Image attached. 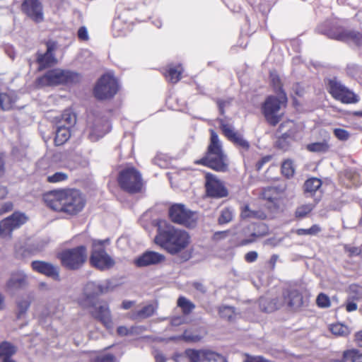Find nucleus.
I'll return each instance as SVG.
<instances>
[{
    "label": "nucleus",
    "instance_id": "1",
    "mask_svg": "<svg viewBox=\"0 0 362 362\" xmlns=\"http://www.w3.org/2000/svg\"><path fill=\"white\" fill-rule=\"evenodd\" d=\"M45 202L52 209L71 216L80 213L86 202L82 193L73 189L51 192L45 197Z\"/></svg>",
    "mask_w": 362,
    "mask_h": 362
},
{
    "label": "nucleus",
    "instance_id": "2",
    "mask_svg": "<svg viewBox=\"0 0 362 362\" xmlns=\"http://www.w3.org/2000/svg\"><path fill=\"white\" fill-rule=\"evenodd\" d=\"M190 242L191 238L187 231L170 225L164 228H159L155 237V243L173 255L185 250Z\"/></svg>",
    "mask_w": 362,
    "mask_h": 362
},
{
    "label": "nucleus",
    "instance_id": "3",
    "mask_svg": "<svg viewBox=\"0 0 362 362\" xmlns=\"http://www.w3.org/2000/svg\"><path fill=\"white\" fill-rule=\"evenodd\" d=\"M210 132V144L206 156L196 163H202L216 171L226 172L228 170V162L227 157L223 151L221 142L213 129H211Z\"/></svg>",
    "mask_w": 362,
    "mask_h": 362
},
{
    "label": "nucleus",
    "instance_id": "4",
    "mask_svg": "<svg viewBox=\"0 0 362 362\" xmlns=\"http://www.w3.org/2000/svg\"><path fill=\"white\" fill-rule=\"evenodd\" d=\"M81 80V76L74 71L62 69H53L36 79V86H55L59 85L75 84Z\"/></svg>",
    "mask_w": 362,
    "mask_h": 362
},
{
    "label": "nucleus",
    "instance_id": "5",
    "mask_svg": "<svg viewBox=\"0 0 362 362\" xmlns=\"http://www.w3.org/2000/svg\"><path fill=\"white\" fill-rule=\"evenodd\" d=\"M119 187L129 194L140 192L144 187V181L141 173L134 167L122 170L118 175Z\"/></svg>",
    "mask_w": 362,
    "mask_h": 362
},
{
    "label": "nucleus",
    "instance_id": "6",
    "mask_svg": "<svg viewBox=\"0 0 362 362\" xmlns=\"http://www.w3.org/2000/svg\"><path fill=\"white\" fill-rule=\"evenodd\" d=\"M62 266L70 270L81 268L87 259V250L81 245L72 249L66 250L59 254Z\"/></svg>",
    "mask_w": 362,
    "mask_h": 362
},
{
    "label": "nucleus",
    "instance_id": "7",
    "mask_svg": "<svg viewBox=\"0 0 362 362\" xmlns=\"http://www.w3.org/2000/svg\"><path fill=\"white\" fill-rule=\"evenodd\" d=\"M287 97L285 93H281L279 98L269 96L262 105V112L266 120L273 126L279 122L281 117V106L286 103Z\"/></svg>",
    "mask_w": 362,
    "mask_h": 362
},
{
    "label": "nucleus",
    "instance_id": "8",
    "mask_svg": "<svg viewBox=\"0 0 362 362\" xmlns=\"http://www.w3.org/2000/svg\"><path fill=\"white\" fill-rule=\"evenodd\" d=\"M169 216L173 223L189 228H194L198 220L196 212L181 204H175L169 209Z\"/></svg>",
    "mask_w": 362,
    "mask_h": 362
},
{
    "label": "nucleus",
    "instance_id": "9",
    "mask_svg": "<svg viewBox=\"0 0 362 362\" xmlns=\"http://www.w3.org/2000/svg\"><path fill=\"white\" fill-rule=\"evenodd\" d=\"M90 264L100 270H106L115 265L114 259L105 252L101 241L94 240L90 258Z\"/></svg>",
    "mask_w": 362,
    "mask_h": 362
},
{
    "label": "nucleus",
    "instance_id": "10",
    "mask_svg": "<svg viewBox=\"0 0 362 362\" xmlns=\"http://www.w3.org/2000/svg\"><path fill=\"white\" fill-rule=\"evenodd\" d=\"M117 91L116 79L109 74H105L98 80L94 88V95L98 99L104 100L113 97Z\"/></svg>",
    "mask_w": 362,
    "mask_h": 362
},
{
    "label": "nucleus",
    "instance_id": "11",
    "mask_svg": "<svg viewBox=\"0 0 362 362\" xmlns=\"http://www.w3.org/2000/svg\"><path fill=\"white\" fill-rule=\"evenodd\" d=\"M328 90L333 98L343 103H354L358 100L357 96L353 92L343 86L336 78L329 80Z\"/></svg>",
    "mask_w": 362,
    "mask_h": 362
},
{
    "label": "nucleus",
    "instance_id": "12",
    "mask_svg": "<svg viewBox=\"0 0 362 362\" xmlns=\"http://www.w3.org/2000/svg\"><path fill=\"white\" fill-rule=\"evenodd\" d=\"M185 354L188 362H228L223 356L208 349H189Z\"/></svg>",
    "mask_w": 362,
    "mask_h": 362
},
{
    "label": "nucleus",
    "instance_id": "13",
    "mask_svg": "<svg viewBox=\"0 0 362 362\" xmlns=\"http://www.w3.org/2000/svg\"><path fill=\"white\" fill-rule=\"evenodd\" d=\"M27 221L25 214L16 212L0 221V236L2 238H11L13 230L20 228Z\"/></svg>",
    "mask_w": 362,
    "mask_h": 362
},
{
    "label": "nucleus",
    "instance_id": "14",
    "mask_svg": "<svg viewBox=\"0 0 362 362\" xmlns=\"http://www.w3.org/2000/svg\"><path fill=\"white\" fill-rule=\"evenodd\" d=\"M92 308L90 313L92 316L99 320L107 329L113 327V322L109 306L105 303L95 302L88 305Z\"/></svg>",
    "mask_w": 362,
    "mask_h": 362
},
{
    "label": "nucleus",
    "instance_id": "15",
    "mask_svg": "<svg viewBox=\"0 0 362 362\" xmlns=\"http://www.w3.org/2000/svg\"><path fill=\"white\" fill-rule=\"evenodd\" d=\"M206 190L209 197L214 198H223L228 196V192L223 182L216 176L207 173L206 175Z\"/></svg>",
    "mask_w": 362,
    "mask_h": 362
},
{
    "label": "nucleus",
    "instance_id": "16",
    "mask_svg": "<svg viewBox=\"0 0 362 362\" xmlns=\"http://www.w3.org/2000/svg\"><path fill=\"white\" fill-rule=\"evenodd\" d=\"M22 11L36 23L44 20L42 5L39 0H24L22 4Z\"/></svg>",
    "mask_w": 362,
    "mask_h": 362
},
{
    "label": "nucleus",
    "instance_id": "17",
    "mask_svg": "<svg viewBox=\"0 0 362 362\" xmlns=\"http://www.w3.org/2000/svg\"><path fill=\"white\" fill-rule=\"evenodd\" d=\"M165 257L163 255L154 252L146 251L134 260V264L138 267H145L151 265L158 264L164 262Z\"/></svg>",
    "mask_w": 362,
    "mask_h": 362
},
{
    "label": "nucleus",
    "instance_id": "18",
    "mask_svg": "<svg viewBox=\"0 0 362 362\" xmlns=\"http://www.w3.org/2000/svg\"><path fill=\"white\" fill-rule=\"evenodd\" d=\"M28 285V277L23 272H16L11 274L7 280L5 289L7 292L13 293L16 291L23 289Z\"/></svg>",
    "mask_w": 362,
    "mask_h": 362
},
{
    "label": "nucleus",
    "instance_id": "19",
    "mask_svg": "<svg viewBox=\"0 0 362 362\" xmlns=\"http://www.w3.org/2000/svg\"><path fill=\"white\" fill-rule=\"evenodd\" d=\"M284 298V306L291 310H298L303 305V297L297 290H286L281 295Z\"/></svg>",
    "mask_w": 362,
    "mask_h": 362
},
{
    "label": "nucleus",
    "instance_id": "20",
    "mask_svg": "<svg viewBox=\"0 0 362 362\" xmlns=\"http://www.w3.org/2000/svg\"><path fill=\"white\" fill-rule=\"evenodd\" d=\"M329 37L337 40L353 43L356 45H362V33L350 30H340L332 33Z\"/></svg>",
    "mask_w": 362,
    "mask_h": 362
},
{
    "label": "nucleus",
    "instance_id": "21",
    "mask_svg": "<svg viewBox=\"0 0 362 362\" xmlns=\"http://www.w3.org/2000/svg\"><path fill=\"white\" fill-rule=\"evenodd\" d=\"M107 288L101 284L94 281L88 282L83 288V296L85 297V305H88L96 302L95 298L105 292Z\"/></svg>",
    "mask_w": 362,
    "mask_h": 362
},
{
    "label": "nucleus",
    "instance_id": "22",
    "mask_svg": "<svg viewBox=\"0 0 362 362\" xmlns=\"http://www.w3.org/2000/svg\"><path fill=\"white\" fill-rule=\"evenodd\" d=\"M284 298L278 296H264L259 298L260 309L266 313H272L284 306Z\"/></svg>",
    "mask_w": 362,
    "mask_h": 362
},
{
    "label": "nucleus",
    "instance_id": "23",
    "mask_svg": "<svg viewBox=\"0 0 362 362\" xmlns=\"http://www.w3.org/2000/svg\"><path fill=\"white\" fill-rule=\"evenodd\" d=\"M110 126L107 120L96 119L90 127L88 137L90 141H96L110 131Z\"/></svg>",
    "mask_w": 362,
    "mask_h": 362
},
{
    "label": "nucleus",
    "instance_id": "24",
    "mask_svg": "<svg viewBox=\"0 0 362 362\" xmlns=\"http://www.w3.org/2000/svg\"><path fill=\"white\" fill-rule=\"evenodd\" d=\"M32 268L33 270L54 280L59 279V268L50 263L42 261H34L32 262Z\"/></svg>",
    "mask_w": 362,
    "mask_h": 362
},
{
    "label": "nucleus",
    "instance_id": "25",
    "mask_svg": "<svg viewBox=\"0 0 362 362\" xmlns=\"http://www.w3.org/2000/svg\"><path fill=\"white\" fill-rule=\"evenodd\" d=\"M55 45L52 42L47 43V51L44 54H38L37 62L40 64L39 69L42 70L57 64V59L54 56Z\"/></svg>",
    "mask_w": 362,
    "mask_h": 362
},
{
    "label": "nucleus",
    "instance_id": "26",
    "mask_svg": "<svg viewBox=\"0 0 362 362\" xmlns=\"http://www.w3.org/2000/svg\"><path fill=\"white\" fill-rule=\"evenodd\" d=\"M282 192L283 190H279L277 187H268L264 189L262 194V198L268 201L269 208H279V200Z\"/></svg>",
    "mask_w": 362,
    "mask_h": 362
},
{
    "label": "nucleus",
    "instance_id": "27",
    "mask_svg": "<svg viewBox=\"0 0 362 362\" xmlns=\"http://www.w3.org/2000/svg\"><path fill=\"white\" fill-rule=\"evenodd\" d=\"M17 96L14 93H0V107L3 111L12 110L17 101Z\"/></svg>",
    "mask_w": 362,
    "mask_h": 362
},
{
    "label": "nucleus",
    "instance_id": "28",
    "mask_svg": "<svg viewBox=\"0 0 362 362\" xmlns=\"http://www.w3.org/2000/svg\"><path fill=\"white\" fill-rule=\"evenodd\" d=\"M70 128L63 124H59L54 138V144L56 146H61L66 142L71 136Z\"/></svg>",
    "mask_w": 362,
    "mask_h": 362
},
{
    "label": "nucleus",
    "instance_id": "29",
    "mask_svg": "<svg viewBox=\"0 0 362 362\" xmlns=\"http://www.w3.org/2000/svg\"><path fill=\"white\" fill-rule=\"evenodd\" d=\"M16 347L8 341L0 344V359L1 362L11 360V356L16 354Z\"/></svg>",
    "mask_w": 362,
    "mask_h": 362
},
{
    "label": "nucleus",
    "instance_id": "30",
    "mask_svg": "<svg viewBox=\"0 0 362 362\" xmlns=\"http://www.w3.org/2000/svg\"><path fill=\"white\" fill-rule=\"evenodd\" d=\"M156 309V308L153 305H147L141 309L134 311L132 313V317L139 320L148 318L154 314Z\"/></svg>",
    "mask_w": 362,
    "mask_h": 362
},
{
    "label": "nucleus",
    "instance_id": "31",
    "mask_svg": "<svg viewBox=\"0 0 362 362\" xmlns=\"http://www.w3.org/2000/svg\"><path fill=\"white\" fill-rule=\"evenodd\" d=\"M183 69L180 66H169L167 73L165 74L166 79L172 83H176L181 78Z\"/></svg>",
    "mask_w": 362,
    "mask_h": 362
},
{
    "label": "nucleus",
    "instance_id": "32",
    "mask_svg": "<svg viewBox=\"0 0 362 362\" xmlns=\"http://www.w3.org/2000/svg\"><path fill=\"white\" fill-rule=\"evenodd\" d=\"M306 149L313 153H326L329 149L328 140L325 139L322 141L308 144Z\"/></svg>",
    "mask_w": 362,
    "mask_h": 362
},
{
    "label": "nucleus",
    "instance_id": "33",
    "mask_svg": "<svg viewBox=\"0 0 362 362\" xmlns=\"http://www.w3.org/2000/svg\"><path fill=\"white\" fill-rule=\"evenodd\" d=\"M177 305L182 309L184 315H189L195 308V305L184 296L179 297Z\"/></svg>",
    "mask_w": 362,
    "mask_h": 362
},
{
    "label": "nucleus",
    "instance_id": "34",
    "mask_svg": "<svg viewBox=\"0 0 362 362\" xmlns=\"http://www.w3.org/2000/svg\"><path fill=\"white\" fill-rule=\"evenodd\" d=\"M322 181L316 177L308 179L304 184V189L306 193L313 194L320 189Z\"/></svg>",
    "mask_w": 362,
    "mask_h": 362
},
{
    "label": "nucleus",
    "instance_id": "35",
    "mask_svg": "<svg viewBox=\"0 0 362 362\" xmlns=\"http://www.w3.org/2000/svg\"><path fill=\"white\" fill-rule=\"evenodd\" d=\"M218 314L221 317L228 321H233L235 318V308L232 306L222 305L218 308Z\"/></svg>",
    "mask_w": 362,
    "mask_h": 362
},
{
    "label": "nucleus",
    "instance_id": "36",
    "mask_svg": "<svg viewBox=\"0 0 362 362\" xmlns=\"http://www.w3.org/2000/svg\"><path fill=\"white\" fill-rule=\"evenodd\" d=\"M76 115L69 110H66L62 115L59 124H63L65 127H69L70 128L76 124Z\"/></svg>",
    "mask_w": 362,
    "mask_h": 362
},
{
    "label": "nucleus",
    "instance_id": "37",
    "mask_svg": "<svg viewBox=\"0 0 362 362\" xmlns=\"http://www.w3.org/2000/svg\"><path fill=\"white\" fill-rule=\"evenodd\" d=\"M330 331L333 334L339 337H346L350 334L349 328L341 323L332 325Z\"/></svg>",
    "mask_w": 362,
    "mask_h": 362
},
{
    "label": "nucleus",
    "instance_id": "38",
    "mask_svg": "<svg viewBox=\"0 0 362 362\" xmlns=\"http://www.w3.org/2000/svg\"><path fill=\"white\" fill-rule=\"evenodd\" d=\"M32 298L30 296H27L26 298L21 299L18 302V317L20 318L23 315H24L27 310H28L30 303H31Z\"/></svg>",
    "mask_w": 362,
    "mask_h": 362
},
{
    "label": "nucleus",
    "instance_id": "39",
    "mask_svg": "<svg viewBox=\"0 0 362 362\" xmlns=\"http://www.w3.org/2000/svg\"><path fill=\"white\" fill-rule=\"evenodd\" d=\"M315 205L313 204H306L299 206L295 212L296 217L302 218L305 217L310 212L313 211Z\"/></svg>",
    "mask_w": 362,
    "mask_h": 362
},
{
    "label": "nucleus",
    "instance_id": "40",
    "mask_svg": "<svg viewBox=\"0 0 362 362\" xmlns=\"http://www.w3.org/2000/svg\"><path fill=\"white\" fill-rule=\"evenodd\" d=\"M295 169L293 161L291 160H285L281 165V173L287 178L293 177Z\"/></svg>",
    "mask_w": 362,
    "mask_h": 362
},
{
    "label": "nucleus",
    "instance_id": "41",
    "mask_svg": "<svg viewBox=\"0 0 362 362\" xmlns=\"http://www.w3.org/2000/svg\"><path fill=\"white\" fill-rule=\"evenodd\" d=\"M344 358L351 362H362V353L354 349L349 350L344 352Z\"/></svg>",
    "mask_w": 362,
    "mask_h": 362
},
{
    "label": "nucleus",
    "instance_id": "42",
    "mask_svg": "<svg viewBox=\"0 0 362 362\" xmlns=\"http://www.w3.org/2000/svg\"><path fill=\"white\" fill-rule=\"evenodd\" d=\"M321 231V228L319 225L315 224L312 226L310 228L304 229L299 228L297 229L296 233L298 235H315Z\"/></svg>",
    "mask_w": 362,
    "mask_h": 362
},
{
    "label": "nucleus",
    "instance_id": "43",
    "mask_svg": "<svg viewBox=\"0 0 362 362\" xmlns=\"http://www.w3.org/2000/svg\"><path fill=\"white\" fill-rule=\"evenodd\" d=\"M294 127V123L292 121H287L280 124L279 129L282 133L284 138L291 136L293 132L291 131V128Z\"/></svg>",
    "mask_w": 362,
    "mask_h": 362
},
{
    "label": "nucleus",
    "instance_id": "44",
    "mask_svg": "<svg viewBox=\"0 0 362 362\" xmlns=\"http://www.w3.org/2000/svg\"><path fill=\"white\" fill-rule=\"evenodd\" d=\"M230 141L233 142L238 147L245 151H247L250 148L249 142L243 138L242 134L239 133H238L236 136L233 137Z\"/></svg>",
    "mask_w": 362,
    "mask_h": 362
},
{
    "label": "nucleus",
    "instance_id": "45",
    "mask_svg": "<svg viewBox=\"0 0 362 362\" xmlns=\"http://www.w3.org/2000/svg\"><path fill=\"white\" fill-rule=\"evenodd\" d=\"M316 304L320 308H327L331 305L329 297L325 293H320L316 298Z\"/></svg>",
    "mask_w": 362,
    "mask_h": 362
},
{
    "label": "nucleus",
    "instance_id": "46",
    "mask_svg": "<svg viewBox=\"0 0 362 362\" xmlns=\"http://www.w3.org/2000/svg\"><path fill=\"white\" fill-rule=\"evenodd\" d=\"M233 219V211L229 208L223 209L218 217V222L219 224L228 223Z\"/></svg>",
    "mask_w": 362,
    "mask_h": 362
},
{
    "label": "nucleus",
    "instance_id": "47",
    "mask_svg": "<svg viewBox=\"0 0 362 362\" xmlns=\"http://www.w3.org/2000/svg\"><path fill=\"white\" fill-rule=\"evenodd\" d=\"M270 78L276 93H279V95H281V93H284L281 89V83L279 76L274 72L270 73Z\"/></svg>",
    "mask_w": 362,
    "mask_h": 362
},
{
    "label": "nucleus",
    "instance_id": "48",
    "mask_svg": "<svg viewBox=\"0 0 362 362\" xmlns=\"http://www.w3.org/2000/svg\"><path fill=\"white\" fill-rule=\"evenodd\" d=\"M221 129L224 134V135L228 139V140L231 141L233 137L236 136L238 133L235 131L233 127L228 124H223L221 125Z\"/></svg>",
    "mask_w": 362,
    "mask_h": 362
},
{
    "label": "nucleus",
    "instance_id": "49",
    "mask_svg": "<svg viewBox=\"0 0 362 362\" xmlns=\"http://www.w3.org/2000/svg\"><path fill=\"white\" fill-rule=\"evenodd\" d=\"M68 175L67 174L62 172H57L53 174L52 175L47 177V181L52 183H56L64 181L67 180Z\"/></svg>",
    "mask_w": 362,
    "mask_h": 362
},
{
    "label": "nucleus",
    "instance_id": "50",
    "mask_svg": "<svg viewBox=\"0 0 362 362\" xmlns=\"http://www.w3.org/2000/svg\"><path fill=\"white\" fill-rule=\"evenodd\" d=\"M334 136L341 141H346L349 138V133L341 128H337L334 129Z\"/></svg>",
    "mask_w": 362,
    "mask_h": 362
},
{
    "label": "nucleus",
    "instance_id": "51",
    "mask_svg": "<svg viewBox=\"0 0 362 362\" xmlns=\"http://www.w3.org/2000/svg\"><path fill=\"white\" fill-rule=\"evenodd\" d=\"M241 217L243 218H250L257 217V212L250 209L247 205L244 206L241 211Z\"/></svg>",
    "mask_w": 362,
    "mask_h": 362
},
{
    "label": "nucleus",
    "instance_id": "52",
    "mask_svg": "<svg viewBox=\"0 0 362 362\" xmlns=\"http://www.w3.org/2000/svg\"><path fill=\"white\" fill-rule=\"evenodd\" d=\"M93 362H116V358L112 354H105L96 357Z\"/></svg>",
    "mask_w": 362,
    "mask_h": 362
},
{
    "label": "nucleus",
    "instance_id": "53",
    "mask_svg": "<svg viewBox=\"0 0 362 362\" xmlns=\"http://www.w3.org/2000/svg\"><path fill=\"white\" fill-rule=\"evenodd\" d=\"M345 250L349 252L350 257L357 256L362 252V249L357 247L345 246Z\"/></svg>",
    "mask_w": 362,
    "mask_h": 362
},
{
    "label": "nucleus",
    "instance_id": "54",
    "mask_svg": "<svg viewBox=\"0 0 362 362\" xmlns=\"http://www.w3.org/2000/svg\"><path fill=\"white\" fill-rule=\"evenodd\" d=\"M78 37L81 40H88V34L85 27H81L78 30Z\"/></svg>",
    "mask_w": 362,
    "mask_h": 362
},
{
    "label": "nucleus",
    "instance_id": "55",
    "mask_svg": "<svg viewBox=\"0 0 362 362\" xmlns=\"http://www.w3.org/2000/svg\"><path fill=\"white\" fill-rule=\"evenodd\" d=\"M257 257L258 254L257 252L250 251L245 255V259L247 262H253L257 259Z\"/></svg>",
    "mask_w": 362,
    "mask_h": 362
},
{
    "label": "nucleus",
    "instance_id": "56",
    "mask_svg": "<svg viewBox=\"0 0 362 362\" xmlns=\"http://www.w3.org/2000/svg\"><path fill=\"white\" fill-rule=\"evenodd\" d=\"M228 231H218L216 232L213 235V239L214 240H219L221 239H224L228 237Z\"/></svg>",
    "mask_w": 362,
    "mask_h": 362
},
{
    "label": "nucleus",
    "instance_id": "57",
    "mask_svg": "<svg viewBox=\"0 0 362 362\" xmlns=\"http://www.w3.org/2000/svg\"><path fill=\"white\" fill-rule=\"evenodd\" d=\"M192 286L202 293H205L206 292V286L201 282H193Z\"/></svg>",
    "mask_w": 362,
    "mask_h": 362
},
{
    "label": "nucleus",
    "instance_id": "58",
    "mask_svg": "<svg viewBox=\"0 0 362 362\" xmlns=\"http://www.w3.org/2000/svg\"><path fill=\"white\" fill-rule=\"evenodd\" d=\"M185 322L184 317L181 316L174 317L171 319L170 323L173 326H179Z\"/></svg>",
    "mask_w": 362,
    "mask_h": 362
},
{
    "label": "nucleus",
    "instance_id": "59",
    "mask_svg": "<svg viewBox=\"0 0 362 362\" xmlns=\"http://www.w3.org/2000/svg\"><path fill=\"white\" fill-rule=\"evenodd\" d=\"M257 237H259V235H257L255 233H253L251 234V235H250V237L249 238L243 240L241 241V245H248L250 243H253L255 240V238H257Z\"/></svg>",
    "mask_w": 362,
    "mask_h": 362
},
{
    "label": "nucleus",
    "instance_id": "60",
    "mask_svg": "<svg viewBox=\"0 0 362 362\" xmlns=\"http://www.w3.org/2000/svg\"><path fill=\"white\" fill-rule=\"evenodd\" d=\"M270 158L269 156L262 158L260 160H259L256 164V168L257 170H260L263 167L264 164L267 163L269 160Z\"/></svg>",
    "mask_w": 362,
    "mask_h": 362
},
{
    "label": "nucleus",
    "instance_id": "61",
    "mask_svg": "<svg viewBox=\"0 0 362 362\" xmlns=\"http://www.w3.org/2000/svg\"><path fill=\"white\" fill-rule=\"evenodd\" d=\"M117 334L120 336H126L129 333V331L127 329V327H126L124 326H119L117 328Z\"/></svg>",
    "mask_w": 362,
    "mask_h": 362
},
{
    "label": "nucleus",
    "instance_id": "62",
    "mask_svg": "<svg viewBox=\"0 0 362 362\" xmlns=\"http://www.w3.org/2000/svg\"><path fill=\"white\" fill-rule=\"evenodd\" d=\"M346 309L348 312H352L357 309V305L354 302H348L346 305Z\"/></svg>",
    "mask_w": 362,
    "mask_h": 362
},
{
    "label": "nucleus",
    "instance_id": "63",
    "mask_svg": "<svg viewBox=\"0 0 362 362\" xmlns=\"http://www.w3.org/2000/svg\"><path fill=\"white\" fill-rule=\"evenodd\" d=\"M355 341L359 346H362V330L356 334Z\"/></svg>",
    "mask_w": 362,
    "mask_h": 362
},
{
    "label": "nucleus",
    "instance_id": "64",
    "mask_svg": "<svg viewBox=\"0 0 362 362\" xmlns=\"http://www.w3.org/2000/svg\"><path fill=\"white\" fill-rule=\"evenodd\" d=\"M156 362H165V358L163 354L158 353L155 356Z\"/></svg>",
    "mask_w": 362,
    "mask_h": 362
}]
</instances>
